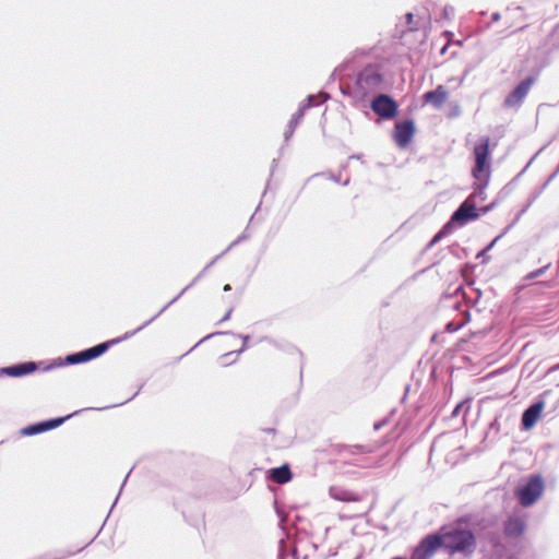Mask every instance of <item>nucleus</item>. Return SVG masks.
Returning <instances> with one entry per match:
<instances>
[{
  "instance_id": "obj_1",
  "label": "nucleus",
  "mask_w": 559,
  "mask_h": 559,
  "mask_svg": "<svg viewBox=\"0 0 559 559\" xmlns=\"http://www.w3.org/2000/svg\"><path fill=\"white\" fill-rule=\"evenodd\" d=\"M440 543L450 552H472L475 547L473 534L469 531L459 528L443 532L440 535Z\"/></svg>"
},
{
  "instance_id": "obj_2",
  "label": "nucleus",
  "mask_w": 559,
  "mask_h": 559,
  "mask_svg": "<svg viewBox=\"0 0 559 559\" xmlns=\"http://www.w3.org/2000/svg\"><path fill=\"white\" fill-rule=\"evenodd\" d=\"M486 199V193L484 187H479L475 190V192L469 195L454 212L451 217L450 224L457 223L459 225H464L468 221L476 219L479 217V213L477 212V201H484Z\"/></svg>"
},
{
  "instance_id": "obj_3",
  "label": "nucleus",
  "mask_w": 559,
  "mask_h": 559,
  "mask_svg": "<svg viewBox=\"0 0 559 559\" xmlns=\"http://www.w3.org/2000/svg\"><path fill=\"white\" fill-rule=\"evenodd\" d=\"M475 167L473 168L474 178L485 188L490 175L489 163V140L481 139L474 148Z\"/></svg>"
},
{
  "instance_id": "obj_4",
  "label": "nucleus",
  "mask_w": 559,
  "mask_h": 559,
  "mask_svg": "<svg viewBox=\"0 0 559 559\" xmlns=\"http://www.w3.org/2000/svg\"><path fill=\"white\" fill-rule=\"evenodd\" d=\"M543 481L539 477H532L525 486L519 489L518 495L523 506L534 503L543 492Z\"/></svg>"
},
{
  "instance_id": "obj_5",
  "label": "nucleus",
  "mask_w": 559,
  "mask_h": 559,
  "mask_svg": "<svg viewBox=\"0 0 559 559\" xmlns=\"http://www.w3.org/2000/svg\"><path fill=\"white\" fill-rule=\"evenodd\" d=\"M374 112L383 118H392L396 114V104L389 96L380 95L371 104Z\"/></svg>"
},
{
  "instance_id": "obj_6",
  "label": "nucleus",
  "mask_w": 559,
  "mask_h": 559,
  "mask_svg": "<svg viewBox=\"0 0 559 559\" xmlns=\"http://www.w3.org/2000/svg\"><path fill=\"white\" fill-rule=\"evenodd\" d=\"M414 123L412 121L399 122L394 130V140L401 147L406 146L414 135Z\"/></svg>"
},
{
  "instance_id": "obj_7",
  "label": "nucleus",
  "mask_w": 559,
  "mask_h": 559,
  "mask_svg": "<svg viewBox=\"0 0 559 559\" xmlns=\"http://www.w3.org/2000/svg\"><path fill=\"white\" fill-rule=\"evenodd\" d=\"M438 547H442L440 535L427 537L416 549L414 559H428Z\"/></svg>"
},
{
  "instance_id": "obj_8",
  "label": "nucleus",
  "mask_w": 559,
  "mask_h": 559,
  "mask_svg": "<svg viewBox=\"0 0 559 559\" xmlns=\"http://www.w3.org/2000/svg\"><path fill=\"white\" fill-rule=\"evenodd\" d=\"M108 347L107 343L99 344L93 348H90L87 350H84L82 353H78L74 355H71L67 358V360L70 364H78L87 361L90 359L96 358L97 356L102 355Z\"/></svg>"
},
{
  "instance_id": "obj_9",
  "label": "nucleus",
  "mask_w": 559,
  "mask_h": 559,
  "mask_svg": "<svg viewBox=\"0 0 559 559\" xmlns=\"http://www.w3.org/2000/svg\"><path fill=\"white\" fill-rule=\"evenodd\" d=\"M544 404L538 403L534 404L531 407H528L522 417V424L525 429H530L534 426V424L539 418L542 411H543Z\"/></svg>"
},
{
  "instance_id": "obj_10",
  "label": "nucleus",
  "mask_w": 559,
  "mask_h": 559,
  "mask_svg": "<svg viewBox=\"0 0 559 559\" xmlns=\"http://www.w3.org/2000/svg\"><path fill=\"white\" fill-rule=\"evenodd\" d=\"M533 84L532 80H525L522 82L507 98L508 105H516L525 97Z\"/></svg>"
},
{
  "instance_id": "obj_11",
  "label": "nucleus",
  "mask_w": 559,
  "mask_h": 559,
  "mask_svg": "<svg viewBox=\"0 0 559 559\" xmlns=\"http://www.w3.org/2000/svg\"><path fill=\"white\" fill-rule=\"evenodd\" d=\"M447 98L448 93L442 86H438L435 91L424 95L425 102L432 104L436 108L441 107Z\"/></svg>"
},
{
  "instance_id": "obj_12",
  "label": "nucleus",
  "mask_w": 559,
  "mask_h": 559,
  "mask_svg": "<svg viewBox=\"0 0 559 559\" xmlns=\"http://www.w3.org/2000/svg\"><path fill=\"white\" fill-rule=\"evenodd\" d=\"M270 477L272 480L278 484H285L290 480L292 474L288 466L283 465L281 467L271 469Z\"/></svg>"
},
{
  "instance_id": "obj_13",
  "label": "nucleus",
  "mask_w": 559,
  "mask_h": 559,
  "mask_svg": "<svg viewBox=\"0 0 559 559\" xmlns=\"http://www.w3.org/2000/svg\"><path fill=\"white\" fill-rule=\"evenodd\" d=\"M64 420H66V418H57L55 420H50V421H47L44 424L32 426V427L25 429V433L33 435V433L41 432V431H45L48 429H52V428H56L59 425H61Z\"/></svg>"
},
{
  "instance_id": "obj_14",
  "label": "nucleus",
  "mask_w": 559,
  "mask_h": 559,
  "mask_svg": "<svg viewBox=\"0 0 559 559\" xmlns=\"http://www.w3.org/2000/svg\"><path fill=\"white\" fill-rule=\"evenodd\" d=\"M34 370H35V365L33 362H27V364H23V365H19V366L7 368L5 372L9 376L20 377V376L29 373V372H32Z\"/></svg>"
},
{
  "instance_id": "obj_15",
  "label": "nucleus",
  "mask_w": 559,
  "mask_h": 559,
  "mask_svg": "<svg viewBox=\"0 0 559 559\" xmlns=\"http://www.w3.org/2000/svg\"><path fill=\"white\" fill-rule=\"evenodd\" d=\"M497 239H498V238H496V239H495V240H493V241H492V242H491V243H490V245H489L485 250H483V251L478 254V257H485L486 252H487V251H489V250L495 246V243H496Z\"/></svg>"
},
{
  "instance_id": "obj_16",
  "label": "nucleus",
  "mask_w": 559,
  "mask_h": 559,
  "mask_svg": "<svg viewBox=\"0 0 559 559\" xmlns=\"http://www.w3.org/2000/svg\"><path fill=\"white\" fill-rule=\"evenodd\" d=\"M406 17H407L408 22H411V21H412V19H413V14L408 13V14L406 15Z\"/></svg>"
},
{
  "instance_id": "obj_17",
  "label": "nucleus",
  "mask_w": 559,
  "mask_h": 559,
  "mask_svg": "<svg viewBox=\"0 0 559 559\" xmlns=\"http://www.w3.org/2000/svg\"><path fill=\"white\" fill-rule=\"evenodd\" d=\"M229 289H230V286L228 284L225 285L224 290H229Z\"/></svg>"
},
{
  "instance_id": "obj_18",
  "label": "nucleus",
  "mask_w": 559,
  "mask_h": 559,
  "mask_svg": "<svg viewBox=\"0 0 559 559\" xmlns=\"http://www.w3.org/2000/svg\"><path fill=\"white\" fill-rule=\"evenodd\" d=\"M489 210V207L483 209V212L486 213Z\"/></svg>"
},
{
  "instance_id": "obj_19",
  "label": "nucleus",
  "mask_w": 559,
  "mask_h": 559,
  "mask_svg": "<svg viewBox=\"0 0 559 559\" xmlns=\"http://www.w3.org/2000/svg\"><path fill=\"white\" fill-rule=\"evenodd\" d=\"M394 559H403V558L397 557V558H394Z\"/></svg>"
}]
</instances>
